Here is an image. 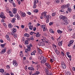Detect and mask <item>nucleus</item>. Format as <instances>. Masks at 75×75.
<instances>
[{
  "instance_id": "052dcab7",
  "label": "nucleus",
  "mask_w": 75,
  "mask_h": 75,
  "mask_svg": "<svg viewBox=\"0 0 75 75\" xmlns=\"http://www.w3.org/2000/svg\"><path fill=\"white\" fill-rule=\"evenodd\" d=\"M29 59H30V60H32V59H33V57H30L29 58Z\"/></svg>"
},
{
  "instance_id": "9d476101",
  "label": "nucleus",
  "mask_w": 75,
  "mask_h": 75,
  "mask_svg": "<svg viewBox=\"0 0 75 75\" xmlns=\"http://www.w3.org/2000/svg\"><path fill=\"white\" fill-rule=\"evenodd\" d=\"M38 45L39 46H42V45H44L45 44H44V42H41L39 43Z\"/></svg>"
},
{
  "instance_id": "79ce46f5",
  "label": "nucleus",
  "mask_w": 75,
  "mask_h": 75,
  "mask_svg": "<svg viewBox=\"0 0 75 75\" xmlns=\"http://www.w3.org/2000/svg\"><path fill=\"white\" fill-rule=\"evenodd\" d=\"M14 27L16 28H17L18 29H19V28H20V27L18 26H14Z\"/></svg>"
},
{
  "instance_id": "de8ad7c7",
  "label": "nucleus",
  "mask_w": 75,
  "mask_h": 75,
  "mask_svg": "<svg viewBox=\"0 0 75 75\" xmlns=\"http://www.w3.org/2000/svg\"><path fill=\"white\" fill-rule=\"evenodd\" d=\"M45 25H40V27H41L42 29L43 28H44V27H45Z\"/></svg>"
},
{
  "instance_id": "cd10ccee",
  "label": "nucleus",
  "mask_w": 75,
  "mask_h": 75,
  "mask_svg": "<svg viewBox=\"0 0 75 75\" xmlns=\"http://www.w3.org/2000/svg\"><path fill=\"white\" fill-rule=\"evenodd\" d=\"M62 41H60L58 43V45L59 46H61V45H62Z\"/></svg>"
},
{
  "instance_id": "7ed1b4c3",
  "label": "nucleus",
  "mask_w": 75,
  "mask_h": 75,
  "mask_svg": "<svg viewBox=\"0 0 75 75\" xmlns=\"http://www.w3.org/2000/svg\"><path fill=\"white\" fill-rule=\"evenodd\" d=\"M59 18L62 20H64V21H67V18L63 16H59Z\"/></svg>"
},
{
  "instance_id": "20e7f679",
  "label": "nucleus",
  "mask_w": 75,
  "mask_h": 75,
  "mask_svg": "<svg viewBox=\"0 0 75 75\" xmlns=\"http://www.w3.org/2000/svg\"><path fill=\"white\" fill-rule=\"evenodd\" d=\"M13 64L15 67H17L18 66V63L16 61V60H14L13 62Z\"/></svg>"
},
{
  "instance_id": "f704fd0d",
  "label": "nucleus",
  "mask_w": 75,
  "mask_h": 75,
  "mask_svg": "<svg viewBox=\"0 0 75 75\" xmlns=\"http://www.w3.org/2000/svg\"><path fill=\"white\" fill-rule=\"evenodd\" d=\"M12 30L13 31L14 33H16V31H17V30H16V29H15V28H13Z\"/></svg>"
},
{
  "instance_id": "6e6d98bb",
  "label": "nucleus",
  "mask_w": 75,
  "mask_h": 75,
  "mask_svg": "<svg viewBox=\"0 0 75 75\" xmlns=\"http://www.w3.org/2000/svg\"><path fill=\"white\" fill-rule=\"evenodd\" d=\"M13 4V7H16V4H15V3H14L13 2H12Z\"/></svg>"
},
{
  "instance_id": "a18cd8bd",
  "label": "nucleus",
  "mask_w": 75,
  "mask_h": 75,
  "mask_svg": "<svg viewBox=\"0 0 75 75\" xmlns=\"http://www.w3.org/2000/svg\"><path fill=\"white\" fill-rule=\"evenodd\" d=\"M32 64H35V65H37V62H34V61H32Z\"/></svg>"
},
{
  "instance_id": "4d7b16f0",
  "label": "nucleus",
  "mask_w": 75,
  "mask_h": 75,
  "mask_svg": "<svg viewBox=\"0 0 75 75\" xmlns=\"http://www.w3.org/2000/svg\"><path fill=\"white\" fill-rule=\"evenodd\" d=\"M17 18L18 20H19L20 18V16L19 15H18V16L17 17Z\"/></svg>"
},
{
  "instance_id": "1a4fd4ad",
  "label": "nucleus",
  "mask_w": 75,
  "mask_h": 75,
  "mask_svg": "<svg viewBox=\"0 0 75 75\" xmlns=\"http://www.w3.org/2000/svg\"><path fill=\"white\" fill-rule=\"evenodd\" d=\"M47 59L44 57L42 61H41V63H45L47 61Z\"/></svg>"
},
{
  "instance_id": "0e129e2a",
  "label": "nucleus",
  "mask_w": 75,
  "mask_h": 75,
  "mask_svg": "<svg viewBox=\"0 0 75 75\" xmlns=\"http://www.w3.org/2000/svg\"><path fill=\"white\" fill-rule=\"evenodd\" d=\"M50 19H47V20L46 21V22L47 23H48L49 22V21H50Z\"/></svg>"
},
{
  "instance_id": "4be33fe9",
  "label": "nucleus",
  "mask_w": 75,
  "mask_h": 75,
  "mask_svg": "<svg viewBox=\"0 0 75 75\" xmlns=\"http://www.w3.org/2000/svg\"><path fill=\"white\" fill-rule=\"evenodd\" d=\"M57 32L58 34H62L63 31L61 30H57Z\"/></svg>"
},
{
  "instance_id": "8fccbe9b",
  "label": "nucleus",
  "mask_w": 75,
  "mask_h": 75,
  "mask_svg": "<svg viewBox=\"0 0 75 75\" xmlns=\"http://www.w3.org/2000/svg\"><path fill=\"white\" fill-rule=\"evenodd\" d=\"M49 25H52L53 24V22H51L49 23Z\"/></svg>"
},
{
  "instance_id": "864d4df0",
  "label": "nucleus",
  "mask_w": 75,
  "mask_h": 75,
  "mask_svg": "<svg viewBox=\"0 0 75 75\" xmlns=\"http://www.w3.org/2000/svg\"><path fill=\"white\" fill-rule=\"evenodd\" d=\"M6 67L8 68V69H10V66L9 65H7L6 66Z\"/></svg>"
},
{
  "instance_id": "c756f323",
  "label": "nucleus",
  "mask_w": 75,
  "mask_h": 75,
  "mask_svg": "<svg viewBox=\"0 0 75 75\" xmlns=\"http://www.w3.org/2000/svg\"><path fill=\"white\" fill-rule=\"evenodd\" d=\"M27 49L29 51H31V47H30V46H28L27 47Z\"/></svg>"
},
{
  "instance_id": "473e14b6",
  "label": "nucleus",
  "mask_w": 75,
  "mask_h": 75,
  "mask_svg": "<svg viewBox=\"0 0 75 75\" xmlns=\"http://www.w3.org/2000/svg\"><path fill=\"white\" fill-rule=\"evenodd\" d=\"M38 10L37 9H35L33 10V12L34 13H38Z\"/></svg>"
},
{
  "instance_id": "37998d69",
  "label": "nucleus",
  "mask_w": 75,
  "mask_h": 75,
  "mask_svg": "<svg viewBox=\"0 0 75 75\" xmlns=\"http://www.w3.org/2000/svg\"><path fill=\"white\" fill-rule=\"evenodd\" d=\"M5 20V18H3L1 20V23H4V20Z\"/></svg>"
},
{
  "instance_id": "7c9ffc66",
  "label": "nucleus",
  "mask_w": 75,
  "mask_h": 75,
  "mask_svg": "<svg viewBox=\"0 0 75 75\" xmlns=\"http://www.w3.org/2000/svg\"><path fill=\"white\" fill-rule=\"evenodd\" d=\"M0 72L2 73H3L4 72V70L3 69H0Z\"/></svg>"
},
{
  "instance_id": "dca6fc26",
  "label": "nucleus",
  "mask_w": 75,
  "mask_h": 75,
  "mask_svg": "<svg viewBox=\"0 0 75 75\" xmlns=\"http://www.w3.org/2000/svg\"><path fill=\"white\" fill-rule=\"evenodd\" d=\"M43 58L44 57L43 56H39L38 57V59H40L41 61H42Z\"/></svg>"
},
{
  "instance_id": "aec40b11",
  "label": "nucleus",
  "mask_w": 75,
  "mask_h": 75,
  "mask_svg": "<svg viewBox=\"0 0 75 75\" xmlns=\"http://www.w3.org/2000/svg\"><path fill=\"white\" fill-rule=\"evenodd\" d=\"M24 37H30V35L29 34H28L27 33L25 34L24 35Z\"/></svg>"
},
{
  "instance_id": "c03bdc74",
  "label": "nucleus",
  "mask_w": 75,
  "mask_h": 75,
  "mask_svg": "<svg viewBox=\"0 0 75 75\" xmlns=\"http://www.w3.org/2000/svg\"><path fill=\"white\" fill-rule=\"evenodd\" d=\"M66 7H67V8H69V6L70 5H69V4H67V5H66Z\"/></svg>"
},
{
  "instance_id": "ea45409f",
  "label": "nucleus",
  "mask_w": 75,
  "mask_h": 75,
  "mask_svg": "<svg viewBox=\"0 0 75 75\" xmlns=\"http://www.w3.org/2000/svg\"><path fill=\"white\" fill-rule=\"evenodd\" d=\"M5 45H6L5 44H1V47H4Z\"/></svg>"
},
{
  "instance_id": "f257e3e1",
  "label": "nucleus",
  "mask_w": 75,
  "mask_h": 75,
  "mask_svg": "<svg viewBox=\"0 0 75 75\" xmlns=\"http://www.w3.org/2000/svg\"><path fill=\"white\" fill-rule=\"evenodd\" d=\"M19 14L20 15H21V16L23 17H25L26 16V14L24 12H22V11H18Z\"/></svg>"
},
{
  "instance_id": "ddd939ff",
  "label": "nucleus",
  "mask_w": 75,
  "mask_h": 75,
  "mask_svg": "<svg viewBox=\"0 0 75 75\" xmlns=\"http://www.w3.org/2000/svg\"><path fill=\"white\" fill-rule=\"evenodd\" d=\"M8 28H13V25H11V24L9 23L8 25Z\"/></svg>"
},
{
  "instance_id": "0eeeda50",
  "label": "nucleus",
  "mask_w": 75,
  "mask_h": 75,
  "mask_svg": "<svg viewBox=\"0 0 75 75\" xmlns=\"http://www.w3.org/2000/svg\"><path fill=\"white\" fill-rule=\"evenodd\" d=\"M12 11L13 14H16V13H17V9L15 8H14L13 9Z\"/></svg>"
},
{
  "instance_id": "bf43d9fd",
  "label": "nucleus",
  "mask_w": 75,
  "mask_h": 75,
  "mask_svg": "<svg viewBox=\"0 0 75 75\" xmlns=\"http://www.w3.org/2000/svg\"><path fill=\"white\" fill-rule=\"evenodd\" d=\"M43 31H45L46 30V29H45V26L43 28Z\"/></svg>"
},
{
  "instance_id": "6e6552de",
  "label": "nucleus",
  "mask_w": 75,
  "mask_h": 75,
  "mask_svg": "<svg viewBox=\"0 0 75 75\" xmlns=\"http://www.w3.org/2000/svg\"><path fill=\"white\" fill-rule=\"evenodd\" d=\"M28 70H30V71H34L35 70V69L33 67H28Z\"/></svg>"
},
{
  "instance_id": "09e8293b",
  "label": "nucleus",
  "mask_w": 75,
  "mask_h": 75,
  "mask_svg": "<svg viewBox=\"0 0 75 75\" xmlns=\"http://www.w3.org/2000/svg\"><path fill=\"white\" fill-rule=\"evenodd\" d=\"M42 38L44 41H45L46 40V38L44 37V36H42Z\"/></svg>"
},
{
  "instance_id": "393cba45",
  "label": "nucleus",
  "mask_w": 75,
  "mask_h": 75,
  "mask_svg": "<svg viewBox=\"0 0 75 75\" xmlns=\"http://www.w3.org/2000/svg\"><path fill=\"white\" fill-rule=\"evenodd\" d=\"M5 52H6V50H2L1 52V54H4Z\"/></svg>"
},
{
  "instance_id": "bb28decb",
  "label": "nucleus",
  "mask_w": 75,
  "mask_h": 75,
  "mask_svg": "<svg viewBox=\"0 0 75 75\" xmlns=\"http://www.w3.org/2000/svg\"><path fill=\"white\" fill-rule=\"evenodd\" d=\"M61 7L62 8V9H63V8H66L67 6L65 5H63L61 6Z\"/></svg>"
},
{
  "instance_id": "423d86ee",
  "label": "nucleus",
  "mask_w": 75,
  "mask_h": 75,
  "mask_svg": "<svg viewBox=\"0 0 75 75\" xmlns=\"http://www.w3.org/2000/svg\"><path fill=\"white\" fill-rule=\"evenodd\" d=\"M62 67L64 69H65L66 68V65L65 63L63 62H62Z\"/></svg>"
},
{
  "instance_id": "338daca9",
  "label": "nucleus",
  "mask_w": 75,
  "mask_h": 75,
  "mask_svg": "<svg viewBox=\"0 0 75 75\" xmlns=\"http://www.w3.org/2000/svg\"><path fill=\"white\" fill-rule=\"evenodd\" d=\"M47 68L49 69H51V66L50 65H49L47 67Z\"/></svg>"
},
{
  "instance_id": "a878e982",
  "label": "nucleus",
  "mask_w": 75,
  "mask_h": 75,
  "mask_svg": "<svg viewBox=\"0 0 75 75\" xmlns=\"http://www.w3.org/2000/svg\"><path fill=\"white\" fill-rule=\"evenodd\" d=\"M55 51L56 54L57 55L59 54V52L58 51V50L56 49L55 50Z\"/></svg>"
},
{
  "instance_id": "3c124183",
  "label": "nucleus",
  "mask_w": 75,
  "mask_h": 75,
  "mask_svg": "<svg viewBox=\"0 0 75 75\" xmlns=\"http://www.w3.org/2000/svg\"><path fill=\"white\" fill-rule=\"evenodd\" d=\"M36 74H37V75H39V74H40V72L38 71H36Z\"/></svg>"
},
{
  "instance_id": "39448f33",
  "label": "nucleus",
  "mask_w": 75,
  "mask_h": 75,
  "mask_svg": "<svg viewBox=\"0 0 75 75\" xmlns=\"http://www.w3.org/2000/svg\"><path fill=\"white\" fill-rule=\"evenodd\" d=\"M44 18H45L46 20H47V19L50 20V19H51V16L50 15H47L45 17H44Z\"/></svg>"
},
{
  "instance_id": "2eb2a0df",
  "label": "nucleus",
  "mask_w": 75,
  "mask_h": 75,
  "mask_svg": "<svg viewBox=\"0 0 75 75\" xmlns=\"http://www.w3.org/2000/svg\"><path fill=\"white\" fill-rule=\"evenodd\" d=\"M6 38L8 40V41H10V38H9V36H8V35H6Z\"/></svg>"
},
{
  "instance_id": "58836bf2",
  "label": "nucleus",
  "mask_w": 75,
  "mask_h": 75,
  "mask_svg": "<svg viewBox=\"0 0 75 75\" xmlns=\"http://www.w3.org/2000/svg\"><path fill=\"white\" fill-rule=\"evenodd\" d=\"M67 21L64 20L63 22H62V25H65V23H66V21Z\"/></svg>"
},
{
  "instance_id": "f3484780",
  "label": "nucleus",
  "mask_w": 75,
  "mask_h": 75,
  "mask_svg": "<svg viewBox=\"0 0 75 75\" xmlns=\"http://www.w3.org/2000/svg\"><path fill=\"white\" fill-rule=\"evenodd\" d=\"M66 74H67V75H71V72L69 71H66L65 72Z\"/></svg>"
},
{
  "instance_id": "5701e85b",
  "label": "nucleus",
  "mask_w": 75,
  "mask_h": 75,
  "mask_svg": "<svg viewBox=\"0 0 75 75\" xmlns=\"http://www.w3.org/2000/svg\"><path fill=\"white\" fill-rule=\"evenodd\" d=\"M38 3V0H35L34 2H33V4H36Z\"/></svg>"
},
{
  "instance_id": "2f4dec72",
  "label": "nucleus",
  "mask_w": 75,
  "mask_h": 75,
  "mask_svg": "<svg viewBox=\"0 0 75 75\" xmlns=\"http://www.w3.org/2000/svg\"><path fill=\"white\" fill-rule=\"evenodd\" d=\"M25 45H28V40H25Z\"/></svg>"
},
{
  "instance_id": "a211bd4d",
  "label": "nucleus",
  "mask_w": 75,
  "mask_h": 75,
  "mask_svg": "<svg viewBox=\"0 0 75 75\" xmlns=\"http://www.w3.org/2000/svg\"><path fill=\"white\" fill-rule=\"evenodd\" d=\"M40 35H41L39 33H37L36 34V37H40Z\"/></svg>"
},
{
  "instance_id": "603ef678",
  "label": "nucleus",
  "mask_w": 75,
  "mask_h": 75,
  "mask_svg": "<svg viewBox=\"0 0 75 75\" xmlns=\"http://www.w3.org/2000/svg\"><path fill=\"white\" fill-rule=\"evenodd\" d=\"M18 36V35L17 34H15L14 35V37L15 38H17V36Z\"/></svg>"
},
{
  "instance_id": "774afa93",
  "label": "nucleus",
  "mask_w": 75,
  "mask_h": 75,
  "mask_svg": "<svg viewBox=\"0 0 75 75\" xmlns=\"http://www.w3.org/2000/svg\"><path fill=\"white\" fill-rule=\"evenodd\" d=\"M21 28H24V26L22 25L21 26Z\"/></svg>"
},
{
  "instance_id": "680f3d73",
  "label": "nucleus",
  "mask_w": 75,
  "mask_h": 75,
  "mask_svg": "<svg viewBox=\"0 0 75 75\" xmlns=\"http://www.w3.org/2000/svg\"><path fill=\"white\" fill-rule=\"evenodd\" d=\"M9 1L11 3H13V0H9Z\"/></svg>"
},
{
  "instance_id": "6ab92c4d",
  "label": "nucleus",
  "mask_w": 75,
  "mask_h": 75,
  "mask_svg": "<svg viewBox=\"0 0 75 75\" xmlns=\"http://www.w3.org/2000/svg\"><path fill=\"white\" fill-rule=\"evenodd\" d=\"M38 50L39 53V54H42V50H40V49L38 48Z\"/></svg>"
},
{
  "instance_id": "69168bd1",
  "label": "nucleus",
  "mask_w": 75,
  "mask_h": 75,
  "mask_svg": "<svg viewBox=\"0 0 75 75\" xmlns=\"http://www.w3.org/2000/svg\"><path fill=\"white\" fill-rule=\"evenodd\" d=\"M33 26L29 27V29H30V30H33Z\"/></svg>"
},
{
  "instance_id": "a19ab883",
  "label": "nucleus",
  "mask_w": 75,
  "mask_h": 75,
  "mask_svg": "<svg viewBox=\"0 0 75 75\" xmlns=\"http://www.w3.org/2000/svg\"><path fill=\"white\" fill-rule=\"evenodd\" d=\"M15 20H16V18H13L12 20V23H15Z\"/></svg>"
},
{
  "instance_id": "72a5a7b5",
  "label": "nucleus",
  "mask_w": 75,
  "mask_h": 75,
  "mask_svg": "<svg viewBox=\"0 0 75 75\" xmlns=\"http://www.w3.org/2000/svg\"><path fill=\"white\" fill-rule=\"evenodd\" d=\"M54 2L56 3H59V0H56L54 1Z\"/></svg>"
},
{
  "instance_id": "e433bc0d",
  "label": "nucleus",
  "mask_w": 75,
  "mask_h": 75,
  "mask_svg": "<svg viewBox=\"0 0 75 75\" xmlns=\"http://www.w3.org/2000/svg\"><path fill=\"white\" fill-rule=\"evenodd\" d=\"M33 8H35L37 7V5H36V4H33Z\"/></svg>"
},
{
  "instance_id": "13d9d810",
  "label": "nucleus",
  "mask_w": 75,
  "mask_h": 75,
  "mask_svg": "<svg viewBox=\"0 0 75 75\" xmlns=\"http://www.w3.org/2000/svg\"><path fill=\"white\" fill-rule=\"evenodd\" d=\"M55 14H56L55 13H52V16H54L55 15Z\"/></svg>"
},
{
  "instance_id": "f03ea898",
  "label": "nucleus",
  "mask_w": 75,
  "mask_h": 75,
  "mask_svg": "<svg viewBox=\"0 0 75 75\" xmlns=\"http://www.w3.org/2000/svg\"><path fill=\"white\" fill-rule=\"evenodd\" d=\"M0 17L2 18H6L5 14L2 12H1L0 13Z\"/></svg>"
},
{
  "instance_id": "f8f14e48",
  "label": "nucleus",
  "mask_w": 75,
  "mask_h": 75,
  "mask_svg": "<svg viewBox=\"0 0 75 75\" xmlns=\"http://www.w3.org/2000/svg\"><path fill=\"white\" fill-rule=\"evenodd\" d=\"M45 71L47 75H48V73H49V71H48V69L45 68Z\"/></svg>"
},
{
  "instance_id": "c9c22d12",
  "label": "nucleus",
  "mask_w": 75,
  "mask_h": 75,
  "mask_svg": "<svg viewBox=\"0 0 75 75\" xmlns=\"http://www.w3.org/2000/svg\"><path fill=\"white\" fill-rule=\"evenodd\" d=\"M74 41L73 40H71L70 42H69V44H72L74 42Z\"/></svg>"
},
{
  "instance_id": "49530a36",
  "label": "nucleus",
  "mask_w": 75,
  "mask_h": 75,
  "mask_svg": "<svg viewBox=\"0 0 75 75\" xmlns=\"http://www.w3.org/2000/svg\"><path fill=\"white\" fill-rule=\"evenodd\" d=\"M36 67L38 69H39V68H41V67H40V65H38Z\"/></svg>"
},
{
  "instance_id": "5fc2aeb1",
  "label": "nucleus",
  "mask_w": 75,
  "mask_h": 75,
  "mask_svg": "<svg viewBox=\"0 0 75 75\" xmlns=\"http://www.w3.org/2000/svg\"><path fill=\"white\" fill-rule=\"evenodd\" d=\"M34 40V38H33V37H32L31 38H30L29 39V40Z\"/></svg>"
},
{
  "instance_id": "e2e57ef3",
  "label": "nucleus",
  "mask_w": 75,
  "mask_h": 75,
  "mask_svg": "<svg viewBox=\"0 0 75 75\" xmlns=\"http://www.w3.org/2000/svg\"><path fill=\"white\" fill-rule=\"evenodd\" d=\"M28 50L27 49H25V52L26 53H27L28 52Z\"/></svg>"
},
{
  "instance_id": "b1692460",
  "label": "nucleus",
  "mask_w": 75,
  "mask_h": 75,
  "mask_svg": "<svg viewBox=\"0 0 75 75\" xmlns=\"http://www.w3.org/2000/svg\"><path fill=\"white\" fill-rule=\"evenodd\" d=\"M36 52V51L35 50H34L31 53V55H35V53Z\"/></svg>"
},
{
  "instance_id": "412c9836",
  "label": "nucleus",
  "mask_w": 75,
  "mask_h": 75,
  "mask_svg": "<svg viewBox=\"0 0 75 75\" xmlns=\"http://www.w3.org/2000/svg\"><path fill=\"white\" fill-rule=\"evenodd\" d=\"M20 57H23V51H21L19 53Z\"/></svg>"
},
{
  "instance_id": "c85d7f7f",
  "label": "nucleus",
  "mask_w": 75,
  "mask_h": 75,
  "mask_svg": "<svg viewBox=\"0 0 75 75\" xmlns=\"http://www.w3.org/2000/svg\"><path fill=\"white\" fill-rule=\"evenodd\" d=\"M49 31L51 33H54V31H53V30H52V29L51 28H50L49 29Z\"/></svg>"
},
{
  "instance_id": "4468645a",
  "label": "nucleus",
  "mask_w": 75,
  "mask_h": 75,
  "mask_svg": "<svg viewBox=\"0 0 75 75\" xmlns=\"http://www.w3.org/2000/svg\"><path fill=\"white\" fill-rule=\"evenodd\" d=\"M9 16L11 17H13L14 16V15H13V14L11 11H9Z\"/></svg>"
},
{
  "instance_id": "9b49d317",
  "label": "nucleus",
  "mask_w": 75,
  "mask_h": 75,
  "mask_svg": "<svg viewBox=\"0 0 75 75\" xmlns=\"http://www.w3.org/2000/svg\"><path fill=\"white\" fill-rule=\"evenodd\" d=\"M47 13V12L46 11H44L41 13V14L42 15H43L44 17H45V16L47 15L46 14Z\"/></svg>"
},
{
  "instance_id": "4c0bfd02",
  "label": "nucleus",
  "mask_w": 75,
  "mask_h": 75,
  "mask_svg": "<svg viewBox=\"0 0 75 75\" xmlns=\"http://www.w3.org/2000/svg\"><path fill=\"white\" fill-rule=\"evenodd\" d=\"M59 11L61 13H63V12L64 11L63 9H60L59 10Z\"/></svg>"
}]
</instances>
